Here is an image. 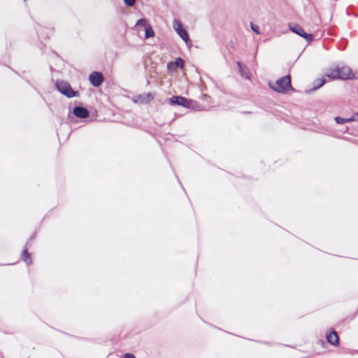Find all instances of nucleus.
Wrapping results in <instances>:
<instances>
[{"label": "nucleus", "instance_id": "nucleus-7", "mask_svg": "<svg viewBox=\"0 0 358 358\" xmlns=\"http://www.w3.org/2000/svg\"><path fill=\"white\" fill-rule=\"evenodd\" d=\"M89 80L94 87H99L103 82V76L101 73L94 71L89 76Z\"/></svg>", "mask_w": 358, "mask_h": 358}, {"label": "nucleus", "instance_id": "nucleus-13", "mask_svg": "<svg viewBox=\"0 0 358 358\" xmlns=\"http://www.w3.org/2000/svg\"><path fill=\"white\" fill-rule=\"evenodd\" d=\"M29 244V242L28 241L26 243L25 248L23 250L22 252V258L23 260L26 262L27 264H31L32 263L31 259L30 258V254L28 252V248L27 245Z\"/></svg>", "mask_w": 358, "mask_h": 358}, {"label": "nucleus", "instance_id": "nucleus-22", "mask_svg": "<svg viewBox=\"0 0 358 358\" xmlns=\"http://www.w3.org/2000/svg\"><path fill=\"white\" fill-rule=\"evenodd\" d=\"M356 115H357V116H358V111H357V113L356 114Z\"/></svg>", "mask_w": 358, "mask_h": 358}, {"label": "nucleus", "instance_id": "nucleus-5", "mask_svg": "<svg viewBox=\"0 0 358 358\" xmlns=\"http://www.w3.org/2000/svg\"><path fill=\"white\" fill-rule=\"evenodd\" d=\"M173 27L180 37L185 42H187L189 41V34L187 31L182 27V24L177 20H175L173 22Z\"/></svg>", "mask_w": 358, "mask_h": 358}, {"label": "nucleus", "instance_id": "nucleus-1", "mask_svg": "<svg viewBox=\"0 0 358 358\" xmlns=\"http://www.w3.org/2000/svg\"><path fill=\"white\" fill-rule=\"evenodd\" d=\"M57 90L68 98L79 96V92L72 90L70 84L64 80H57L55 82Z\"/></svg>", "mask_w": 358, "mask_h": 358}, {"label": "nucleus", "instance_id": "nucleus-11", "mask_svg": "<svg viewBox=\"0 0 358 358\" xmlns=\"http://www.w3.org/2000/svg\"><path fill=\"white\" fill-rule=\"evenodd\" d=\"M237 66L240 75L246 79H250V73L248 68L241 62H237Z\"/></svg>", "mask_w": 358, "mask_h": 358}, {"label": "nucleus", "instance_id": "nucleus-20", "mask_svg": "<svg viewBox=\"0 0 358 358\" xmlns=\"http://www.w3.org/2000/svg\"><path fill=\"white\" fill-rule=\"evenodd\" d=\"M124 2L128 6H133L135 4L136 0H124Z\"/></svg>", "mask_w": 358, "mask_h": 358}, {"label": "nucleus", "instance_id": "nucleus-8", "mask_svg": "<svg viewBox=\"0 0 358 358\" xmlns=\"http://www.w3.org/2000/svg\"><path fill=\"white\" fill-rule=\"evenodd\" d=\"M153 98L154 96L151 93H146L136 96L134 101L137 103L144 104L150 102Z\"/></svg>", "mask_w": 358, "mask_h": 358}, {"label": "nucleus", "instance_id": "nucleus-16", "mask_svg": "<svg viewBox=\"0 0 358 358\" xmlns=\"http://www.w3.org/2000/svg\"><path fill=\"white\" fill-rule=\"evenodd\" d=\"M154 34H155V33H154V31L152 29V27L150 26H148L145 28V38L152 37L154 36Z\"/></svg>", "mask_w": 358, "mask_h": 358}, {"label": "nucleus", "instance_id": "nucleus-18", "mask_svg": "<svg viewBox=\"0 0 358 358\" xmlns=\"http://www.w3.org/2000/svg\"><path fill=\"white\" fill-rule=\"evenodd\" d=\"M136 26L138 27H147V20L145 19L141 18L139 19L136 24Z\"/></svg>", "mask_w": 358, "mask_h": 358}, {"label": "nucleus", "instance_id": "nucleus-10", "mask_svg": "<svg viewBox=\"0 0 358 358\" xmlns=\"http://www.w3.org/2000/svg\"><path fill=\"white\" fill-rule=\"evenodd\" d=\"M73 113L75 116L80 118H86L90 114L88 110L83 106H76L73 108Z\"/></svg>", "mask_w": 358, "mask_h": 358}, {"label": "nucleus", "instance_id": "nucleus-3", "mask_svg": "<svg viewBox=\"0 0 358 358\" xmlns=\"http://www.w3.org/2000/svg\"><path fill=\"white\" fill-rule=\"evenodd\" d=\"M289 28L294 34L303 37L308 43H310L313 39L311 34L306 33L303 29L297 24H289Z\"/></svg>", "mask_w": 358, "mask_h": 358}, {"label": "nucleus", "instance_id": "nucleus-17", "mask_svg": "<svg viewBox=\"0 0 358 358\" xmlns=\"http://www.w3.org/2000/svg\"><path fill=\"white\" fill-rule=\"evenodd\" d=\"M174 64L176 67L182 69L184 67L185 62L182 59L178 57L176 59Z\"/></svg>", "mask_w": 358, "mask_h": 358}, {"label": "nucleus", "instance_id": "nucleus-2", "mask_svg": "<svg viewBox=\"0 0 358 358\" xmlns=\"http://www.w3.org/2000/svg\"><path fill=\"white\" fill-rule=\"evenodd\" d=\"M271 87L278 92H285L288 89H292L289 76H286L278 79L273 85H271Z\"/></svg>", "mask_w": 358, "mask_h": 358}, {"label": "nucleus", "instance_id": "nucleus-12", "mask_svg": "<svg viewBox=\"0 0 358 358\" xmlns=\"http://www.w3.org/2000/svg\"><path fill=\"white\" fill-rule=\"evenodd\" d=\"M338 66H332L326 70L325 76L331 79H338Z\"/></svg>", "mask_w": 358, "mask_h": 358}, {"label": "nucleus", "instance_id": "nucleus-6", "mask_svg": "<svg viewBox=\"0 0 358 358\" xmlns=\"http://www.w3.org/2000/svg\"><path fill=\"white\" fill-rule=\"evenodd\" d=\"M338 78L341 80H348L354 77L352 69L348 66H338Z\"/></svg>", "mask_w": 358, "mask_h": 358}, {"label": "nucleus", "instance_id": "nucleus-19", "mask_svg": "<svg viewBox=\"0 0 358 358\" xmlns=\"http://www.w3.org/2000/svg\"><path fill=\"white\" fill-rule=\"evenodd\" d=\"M250 27L253 31H255L257 34H260L259 28L257 25L254 24L253 23H250Z\"/></svg>", "mask_w": 358, "mask_h": 358}, {"label": "nucleus", "instance_id": "nucleus-4", "mask_svg": "<svg viewBox=\"0 0 358 358\" xmlns=\"http://www.w3.org/2000/svg\"><path fill=\"white\" fill-rule=\"evenodd\" d=\"M171 105L181 106L185 108H190L192 106V101L181 96H173L169 99Z\"/></svg>", "mask_w": 358, "mask_h": 358}, {"label": "nucleus", "instance_id": "nucleus-9", "mask_svg": "<svg viewBox=\"0 0 358 358\" xmlns=\"http://www.w3.org/2000/svg\"><path fill=\"white\" fill-rule=\"evenodd\" d=\"M326 338L328 343L331 345L334 346H338L339 345V338L334 329H331V331L327 334Z\"/></svg>", "mask_w": 358, "mask_h": 358}, {"label": "nucleus", "instance_id": "nucleus-15", "mask_svg": "<svg viewBox=\"0 0 358 358\" xmlns=\"http://www.w3.org/2000/svg\"><path fill=\"white\" fill-rule=\"evenodd\" d=\"M324 83H325L324 78H320V79L316 80L313 83V89L315 90H317L320 87H321Z\"/></svg>", "mask_w": 358, "mask_h": 358}, {"label": "nucleus", "instance_id": "nucleus-21", "mask_svg": "<svg viewBox=\"0 0 358 358\" xmlns=\"http://www.w3.org/2000/svg\"><path fill=\"white\" fill-rule=\"evenodd\" d=\"M124 358H136V357H135V356L133 354L127 353L124 355Z\"/></svg>", "mask_w": 358, "mask_h": 358}, {"label": "nucleus", "instance_id": "nucleus-14", "mask_svg": "<svg viewBox=\"0 0 358 358\" xmlns=\"http://www.w3.org/2000/svg\"><path fill=\"white\" fill-rule=\"evenodd\" d=\"M355 120H356V118L354 116L349 117V118H343L341 117H335V121L338 124H343L351 122H353Z\"/></svg>", "mask_w": 358, "mask_h": 358}]
</instances>
